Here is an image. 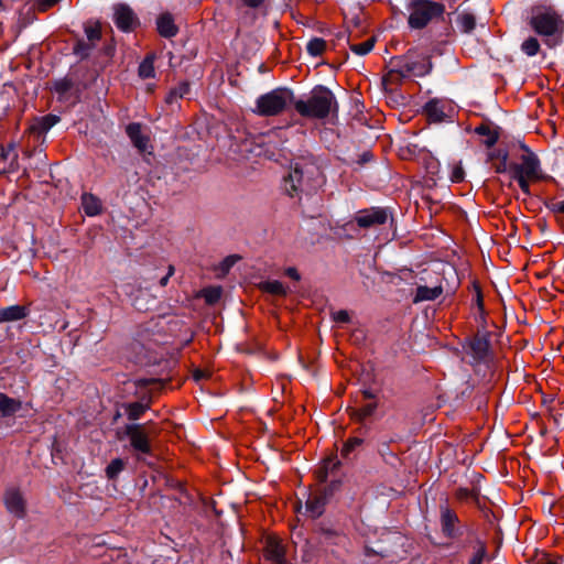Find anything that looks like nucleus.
I'll use <instances>...</instances> for the list:
<instances>
[{
  "label": "nucleus",
  "instance_id": "obj_53",
  "mask_svg": "<svg viewBox=\"0 0 564 564\" xmlns=\"http://www.w3.org/2000/svg\"><path fill=\"white\" fill-rule=\"evenodd\" d=\"M68 88V84L65 82V83H58L56 85V90L61 91V93H64L66 91Z\"/></svg>",
  "mask_w": 564,
  "mask_h": 564
},
{
  "label": "nucleus",
  "instance_id": "obj_32",
  "mask_svg": "<svg viewBox=\"0 0 564 564\" xmlns=\"http://www.w3.org/2000/svg\"><path fill=\"white\" fill-rule=\"evenodd\" d=\"M123 468L124 462L121 458L112 459L106 468V475L109 479H115Z\"/></svg>",
  "mask_w": 564,
  "mask_h": 564
},
{
  "label": "nucleus",
  "instance_id": "obj_25",
  "mask_svg": "<svg viewBox=\"0 0 564 564\" xmlns=\"http://www.w3.org/2000/svg\"><path fill=\"white\" fill-rule=\"evenodd\" d=\"M85 34L87 40L95 45L97 41L101 37V26L98 22H87L85 24Z\"/></svg>",
  "mask_w": 564,
  "mask_h": 564
},
{
  "label": "nucleus",
  "instance_id": "obj_43",
  "mask_svg": "<svg viewBox=\"0 0 564 564\" xmlns=\"http://www.w3.org/2000/svg\"><path fill=\"white\" fill-rule=\"evenodd\" d=\"M375 409H376L375 404H367V405L362 406L360 410H358L357 415L360 420H362V419L371 415L372 412L375 411Z\"/></svg>",
  "mask_w": 564,
  "mask_h": 564
},
{
  "label": "nucleus",
  "instance_id": "obj_34",
  "mask_svg": "<svg viewBox=\"0 0 564 564\" xmlns=\"http://www.w3.org/2000/svg\"><path fill=\"white\" fill-rule=\"evenodd\" d=\"M59 118L55 115H47L43 117L41 120H37V134L40 132H46L54 124L58 122Z\"/></svg>",
  "mask_w": 564,
  "mask_h": 564
},
{
  "label": "nucleus",
  "instance_id": "obj_37",
  "mask_svg": "<svg viewBox=\"0 0 564 564\" xmlns=\"http://www.w3.org/2000/svg\"><path fill=\"white\" fill-rule=\"evenodd\" d=\"M486 557L485 544L480 541L475 546V552L468 564H482Z\"/></svg>",
  "mask_w": 564,
  "mask_h": 564
},
{
  "label": "nucleus",
  "instance_id": "obj_44",
  "mask_svg": "<svg viewBox=\"0 0 564 564\" xmlns=\"http://www.w3.org/2000/svg\"><path fill=\"white\" fill-rule=\"evenodd\" d=\"M174 89L177 90L178 97L183 98L189 93V85L187 83H181Z\"/></svg>",
  "mask_w": 564,
  "mask_h": 564
},
{
  "label": "nucleus",
  "instance_id": "obj_42",
  "mask_svg": "<svg viewBox=\"0 0 564 564\" xmlns=\"http://www.w3.org/2000/svg\"><path fill=\"white\" fill-rule=\"evenodd\" d=\"M332 318L336 323H348L350 319L348 312L345 310L334 312Z\"/></svg>",
  "mask_w": 564,
  "mask_h": 564
},
{
  "label": "nucleus",
  "instance_id": "obj_55",
  "mask_svg": "<svg viewBox=\"0 0 564 564\" xmlns=\"http://www.w3.org/2000/svg\"><path fill=\"white\" fill-rule=\"evenodd\" d=\"M203 377H204L203 371H200V370H196V371L194 372V378H195V380H200Z\"/></svg>",
  "mask_w": 564,
  "mask_h": 564
},
{
  "label": "nucleus",
  "instance_id": "obj_47",
  "mask_svg": "<svg viewBox=\"0 0 564 564\" xmlns=\"http://www.w3.org/2000/svg\"><path fill=\"white\" fill-rule=\"evenodd\" d=\"M174 274V267L173 265H169V270H167V273L165 276H163L161 280H160V285L161 286H165L170 280V278Z\"/></svg>",
  "mask_w": 564,
  "mask_h": 564
},
{
  "label": "nucleus",
  "instance_id": "obj_36",
  "mask_svg": "<svg viewBox=\"0 0 564 564\" xmlns=\"http://www.w3.org/2000/svg\"><path fill=\"white\" fill-rule=\"evenodd\" d=\"M338 465H339V460L336 457H329V458L325 459L323 463V466L321 468L322 475H319V478L322 480L326 479L328 473L336 469Z\"/></svg>",
  "mask_w": 564,
  "mask_h": 564
},
{
  "label": "nucleus",
  "instance_id": "obj_31",
  "mask_svg": "<svg viewBox=\"0 0 564 564\" xmlns=\"http://www.w3.org/2000/svg\"><path fill=\"white\" fill-rule=\"evenodd\" d=\"M375 37H370L362 43L350 44V50L357 55L364 56L368 54L375 46Z\"/></svg>",
  "mask_w": 564,
  "mask_h": 564
},
{
  "label": "nucleus",
  "instance_id": "obj_17",
  "mask_svg": "<svg viewBox=\"0 0 564 564\" xmlns=\"http://www.w3.org/2000/svg\"><path fill=\"white\" fill-rule=\"evenodd\" d=\"M325 505L326 497L323 494H310L305 503L306 513L313 519L318 518L324 512Z\"/></svg>",
  "mask_w": 564,
  "mask_h": 564
},
{
  "label": "nucleus",
  "instance_id": "obj_18",
  "mask_svg": "<svg viewBox=\"0 0 564 564\" xmlns=\"http://www.w3.org/2000/svg\"><path fill=\"white\" fill-rule=\"evenodd\" d=\"M82 208L87 216L94 217L101 213L102 203L97 196L84 193L82 195Z\"/></svg>",
  "mask_w": 564,
  "mask_h": 564
},
{
  "label": "nucleus",
  "instance_id": "obj_41",
  "mask_svg": "<svg viewBox=\"0 0 564 564\" xmlns=\"http://www.w3.org/2000/svg\"><path fill=\"white\" fill-rule=\"evenodd\" d=\"M61 0H37V12H45L57 4Z\"/></svg>",
  "mask_w": 564,
  "mask_h": 564
},
{
  "label": "nucleus",
  "instance_id": "obj_23",
  "mask_svg": "<svg viewBox=\"0 0 564 564\" xmlns=\"http://www.w3.org/2000/svg\"><path fill=\"white\" fill-rule=\"evenodd\" d=\"M424 109L427 117L435 122H440L445 118L444 105L438 100L429 101Z\"/></svg>",
  "mask_w": 564,
  "mask_h": 564
},
{
  "label": "nucleus",
  "instance_id": "obj_30",
  "mask_svg": "<svg viewBox=\"0 0 564 564\" xmlns=\"http://www.w3.org/2000/svg\"><path fill=\"white\" fill-rule=\"evenodd\" d=\"M521 50L528 56H535L540 51V43L535 37L530 36L523 41Z\"/></svg>",
  "mask_w": 564,
  "mask_h": 564
},
{
  "label": "nucleus",
  "instance_id": "obj_16",
  "mask_svg": "<svg viewBox=\"0 0 564 564\" xmlns=\"http://www.w3.org/2000/svg\"><path fill=\"white\" fill-rule=\"evenodd\" d=\"M457 523H458V517L456 516V513L447 507H442L441 524H442L443 533L448 538L455 536L456 531H457V528H456Z\"/></svg>",
  "mask_w": 564,
  "mask_h": 564
},
{
  "label": "nucleus",
  "instance_id": "obj_8",
  "mask_svg": "<svg viewBox=\"0 0 564 564\" xmlns=\"http://www.w3.org/2000/svg\"><path fill=\"white\" fill-rule=\"evenodd\" d=\"M126 434L135 452L145 455L151 453V444L148 434L143 430V425L128 424L126 426Z\"/></svg>",
  "mask_w": 564,
  "mask_h": 564
},
{
  "label": "nucleus",
  "instance_id": "obj_40",
  "mask_svg": "<svg viewBox=\"0 0 564 564\" xmlns=\"http://www.w3.org/2000/svg\"><path fill=\"white\" fill-rule=\"evenodd\" d=\"M203 295L207 303H216L221 296V290L219 288H210L203 291Z\"/></svg>",
  "mask_w": 564,
  "mask_h": 564
},
{
  "label": "nucleus",
  "instance_id": "obj_7",
  "mask_svg": "<svg viewBox=\"0 0 564 564\" xmlns=\"http://www.w3.org/2000/svg\"><path fill=\"white\" fill-rule=\"evenodd\" d=\"M391 218V214L383 207H371L356 213L355 221L360 228H373L386 224Z\"/></svg>",
  "mask_w": 564,
  "mask_h": 564
},
{
  "label": "nucleus",
  "instance_id": "obj_39",
  "mask_svg": "<svg viewBox=\"0 0 564 564\" xmlns=\"http://www.w3.org/2000/svg\"><path fill=\"white\" fill-rule=\"evenodd\" d=\"M241 259L238 254H230L220 262V270L223 273H227L239 260Z\"/></svg>",
  "mask_w": 564,
  "mask_h": 564
},
{
  "label": "nucleus",
  "instance_id": "obj_22",
  "mask_svg": "<svg viewBox=\"0 0 564 564\" xmlns=\"http://www.w3.org/2000/svg\"><path fill=\"white\" fill-rule=\"evenodd\" d=\"M20 409V402L9 398L4 393H0V417L14 414Z\"/></svg>",
  "mask_w": 564,
  "mask_h": 564
},
{
  "label": "nucleus",
  "instance_id": "obj_28",
  "mask_svg": "<svg viewBox=\"0 0 564 564\" xmlns=\"http://www.w3.org/2000/svg\"><path fill=\"white\" fill-rule=\"evenodd\" d=\"M457 23L459 29L465 32L469 33L475 29L476 20L475 17L470 13H463L458 17Z\"/></svg>",
  "mask_w": 564,
  "mask_h": 564
},
{
  "label": "nucleus",
  "instance_id": "obj_52",
  "mask_svg": "<svg viewBox=\"0 0 564 564\" xmlns=\"http://www.w3.org/2000/svg\"><path fill=\"white\" fill-rule=\"evenodd\" d=\"M86 50L87 48L84 47L83 43H78L76 48H75L76 53L80 54V55H86Z\"/></svg>",
  "mask_w": 564,
  "mask_h": 564
},
{
  "label": "nucleus",
  "instance_id": "obj_38",
  "mask_svg": "<svg viewBox=\"0 0 564 564\" xmlns=\"http://www.w3.org/2000/svg\"><path fill=\"white\" fill-rule=\"evenodd\" d=\"M362 440L359 437L349 438L341 448V455L347 457L356 447L360 446Z\"/></svg>",
  "mask_w": 564,
  "mask_h": 564
},
{
  "label": "nucleus",
  "instance_id": "obj_5",
  "mask_svg": "<svg viewBox=\"0 0 564 564\" xmlns=\"http://www.w3.org/2000/svg\"><path fill=\"white\" fill-rule=\"evenodd\" d=\"M409 25L411 29L420 30L425 28L434 18L442 17L444 6L429 0H413L409 7Z\"/></svg>",
  "mask_w": 564,
  "mask_h": 564
},
{
  "label": "nucleus",
  "instance_id": "obj_56",
  "mask_svg": "<svg viewBox=\"0 0 564 564\" xmlns=\"http://www.w3.org/2000/svg\"><path fill=\"white\" fill-rule=\"evenodd\" d=\"M366 397H367V398H372V394H370V393L366 392Z\"/></svg>",
  "mask_w": 564,
  "mask_h": 564
},
{
  "label": "nucleus",
  "instance_id": "obj_14",
  "mask_svg": "<svg viewBox=\"0 0 564 564\" xmlns=\"http://www.w3.org/2000/svg\"><path fill=\"white\" fill-rule=\"evenodd\" d=\"M18 153L12 144L0 145V174L11 172L15 169Z\"/></svg>",
  "mask_w": 564,
  "mask_h": 564
},
{
  "label": "nucleus",
  "instance_id": "obj_21",
  "mask_svg": "<svg viewBox=\"0 0 564 564\" xmlns=\"http://www.w3.org/2000/svg\"><path fill=\"white\" fill-rule=\"evenodd\" d=\"M30 311L28 307L22 305H12L4 308H0V323L19 321L25 317Z\"/></svg>",
  "mask_w": 564,
  "mask_h": 564
},
{
  "label": "nucleus",
  "instance_id": "obj_12",
  "mask_svg": "<svg viewBox=\"0 0 564 564\" xmlns=\"http://www.w3.org/2000/svg\"><path fill=\"white\" fill-rule=\"evenodd\" d=\"M264 556L275 564H285L284 547L275 536H269L265 541Z\"/></svg>",
  "mask_w": 564,
  "mask_h": 564
},
{
  "label": "nucleus",
  "instance_id": "obj_10",
  "mask_svg": "<svg viewBox=\"0 0 564 564\" xmlns=\"http://www.w3.org/2000/svg\"><path fill=\"white\" fill-rule=\"evenodd\" d=\"M126 132L131 140L132 144L141 152L144 153L150 148V137L141 123L133 122L127 126Z\"/></svg>",
  "mask_w": 564,
  "mask_h": 564
},
{
  "label": "nucleus",
  "instance_id": "obj_15",
  "mask_svg": "<svg viewBox=\"0 0 564 564\" xmlns=\"http://www.w3.org/2000/svg\"><path fill=\"white\" fill-rule=\"evenodd\" d=\"M465 348L466 351L474 357V359L481 360L487 356L489 350V341L485 336L477 335L468 341Z\"/></svg>",
  "mask_w": 564,
  "mask_h": 564
},
{
  "label": "nucleus",
  "instance_id": "obj_45",
  "mask_svg": "<svg viewBox=\"0 0 564 564\" xmlns=\"http://www.w3.org/2000/svg\"><path fill=\"white\" fill-rule=\"evenodd\" d=\"M181 98H182V97H178L177 90L172 89V90L167 94V96H166V98H165V101H166L167 104H173V102H176V101H177L178 99H181Z\"/></svg>",
  "mask_w": 564,
  "mask_h": 564
},
{
  "label": "nucleus",
  "instance_id": "obj_20",
  "mask_svg": "<svg viewBox=\"0 0 564 564\" xmlns=\"http://www.w3.org/2000/svg\"><path fill=\"white\" fill-rule=\"evenodd\" d=\"M158 31L161 36L173 37L177 33V26L174 23V19L170 13L161 14L156 21Z\"/></svg>",
  "mask_w": 564,
  "mask_h": 564
},
{
  "label": "nucleus",
  "instance_id": "obj_48",
  "mask_svg": "<svg viewBox=\"0 0 564 564\" xmlns=\"http://www.w3.org/2000/svg\"><path fill=\"white\" fill-rule=\"evenodd\" d=\"M285 274L294 280H299L300 279V274L297 272V270L295 268H288L285 270Z\"/></svg>",
  "mask_w": 564,
  "mask_h": 564
},
{
  "label": "nucleus",
  "instance_id": "obj_27",
  "mask_svg": "<svg viewBox=\"0 0 564 564\" xmlns=\"http://www.w3.org/2000/svg\"><path fill=\"white\" fill-rule=\"evenodd\" d=\"M155 75L153 57L148 56L139 66V76L143 79L152 78Z\"/></svg>",
  "mask_w": 564,
  "mask_h": 564
},
{
  "label": "nucleus",
  "instance_id": "obj_4",
  "mask_svg": "<svg viewBox=\"0 0 564 564\" xmlns=\"http://www.w3.org/2000/svg\"><path fill=\"white\" fill-rule=\"evenodd\" d=\"M513 178L518 182L521 191L530 195V183L542 178V171L538 156L530 151L521 156V163L511 166Z\"/></svg>",
  "mask_w": 564,
  "mask_h": 564
},
{
  "label": "nucleus",
  "instance_id": "obj_49",
  "mask_svg": "<svg viewBox=\"0 0 564 564\" xmlns=\"http://www.w3.org/2000/svg\"><path fill=\"white\" fill-rule=\"evenodd\" d=\"M469 495H470V492L466 488H459L457 490V498L460 499V500L468 499Z\"/></svg>",
  "mask_w": 564,
  "mask_h": 564
},
{
  "label": "nucleus",
  "instance_id": "obj_19",
  "mask_svg": "<svg viewBox=\"0 0 564 564\" xmlns=\"http://www.w3.org/2000/svg\"><path fill=\"white\" fill-rule=\"evenodd\" d=\"M443 293L442 285H435L433 288L426 285H419L415 291V295L413 297L414 303H420L424 301H434Z\"/></svg>",
  "mask_w": 564,
  "mask_h": 564
},
{
  "label": "nucleus",
  "instance_id": "obj_35",
  "mask_svg": "<svg viewBox=\"0 0 564 564\" xmlns=\"http://www.w3.org/2000/svg\"><path fill=\"white\" fill-rule=\"evenodd\" d=\"M465 178V171L463 169L462 162H456L451 165V174L449 180L453 183H460Z\"/></svg>",
  "mask_w": 564,
  "mask_h": 564
},
{
  "label": "nucleus",
  "instance_id": "obj_50",
  "mask_svg": "<svg viewBox=\"0 0 564 564\" xmlns=\"http://www.w3.org/2000/svg\"><path fill=\"white\" fill-rule=\"evenodd\" d=\"M243 3L250 8H258L263 0H242Z\"/></svg>",
  "mask_w": 564,
  "mask_h": 564
},
{
  "label": "nucleus",
  "instance_id": "obj_1",
  "mask_svg": "<svg viewBox=\"0 0 564 564\" xmlns=\"http://www.w3.org/2000/svg\"><path fill=\"white\" fill-rule=\"evenodd\" d=\"M529 25L550 48L556 47L563 41L564 19L552 6H533L530 10Z\"/></svg>",
  "mask_w": 564,
  "mask_h": 564
},
{
  "label": "nucleus",
  "instance_id": "obj_54",
  "mask_svg": "<svg viewBox=\"0 0 564 564\" xmlns=\"http://www.w3.org/2000/svg\"><path fill=\"white\" fill-rule=\"evenodd\" d=\"M476 301H477V305L481 308L482 307V297H481V294L479 291H477Z\"/></svg>",
  "mask_w": 564,
  "mask_h": 564
},
{
  "label": "nucleus",
  "instance_id": "obj_13",
  "mask_svg": "<svg viewBox=\"0 0 564 564\" xmlns=\"http://www.w3.org/2000/svg\"><path fill=\"white\" fill-rule=\"evenodd\" d=\"M303 170L297 164L290 171L289 175L284 177V191L291 196H295L302 189Z\"/></svg>",
  "mask_w": 564,
  "mask_h": 564
},
{
  "label": "nucleus",
  "instance_id": "obj_26",
  "mask_svg": "<svg viewBox=\"0 0 564 564\" xmlns=\"http://www.w3.org/2000/svg\"><path fill=\"white\" fill-rule=\"evenodd\" d=\"M326 48V42L323 39L314 37L306 45L307 53L312 56H319Z\"/></svg>",
  "mask_w": 564,
  "mask_h": 564
},
{
  "label": "nucleus",
  "instance_id": "obj_29",
  "mask_svg": "<svg viewBox=\"0 0 564 564\" xmlns=\"http://www.w3.org/2000/svg\"><path fill=\"white\" fill-rule=\"evenodd\" d=\"M476 132L480 135L486 137L484 143L487 147H492L498 141L497 132L492 131L488 126L481 124L477 127Z\"/></svg>",
  "mask_w": 564,
  "mask_h": 564
},
{
  "label": "nucleus",
  "instance_id": "obj_24",
  "mask_svg": "<svg viewBox=\"0 0 564 564\" xmlns=\"http://www.w3.org/2000/svg\"><path fill=\"white\" fill-rule=\"evenodd\" d=\"M260 289L267 293L273 294V295H285L288 293V288L284 286L280 281L278 280H270L264 281L260 283Z\"/></svg>",
  "mask_w": 564,
  "mask_h": 564
},
{
  "label": "nucleus",
  "instance_id": "obj_9",
  "mask_svg": "<svg viewBox=\"0 0 564 564\" xmlns=\"http://www.w3.org/2000/svg\"><path fill=\"white\" fill-rule=\"evenodd\" d=\"M113 21L118 29L128 32L135 25L137 18L128 6L117 4L113 8Z\"/></svg>",
  "mask_w": 564,
  "mask_h": 564
},
{
  "label": "nucleus",
  "instance_id": "obj_11",
  "mask_svg": "<svg viewBox=\"0 0 564 564\" xmlns=\"http://www.w3.org/2000/svg\"><path fill=\"white\" fill-rule=\"evenodd\" d=\"M4 505L8 511L15 517L22 518L25 513V501L18 488H9L4 495Z\"/></svg>",
  "mask_w": 564,
  "mask_h": 564
},
{
  "label": "nucleus",
  "instance_id": "obj_33",
  "mask_svg": "<svg viewBox=\"0 0 564 564\" xmlns=\"http://www.w3.org/2000/svg\"><path fill=\"white\" fill-rule=\"evenodd\" d=\"M148 410V405L142 404L140 402L130 403L127 408V414L129 420L135 421L138 420L145 411Z\"/></svg>",
  "mask_w": 564,
  "mask_h": 564
},
{
  "label": "nucleus",
  "instance_id": "obj_3",
  "mask_svg": "<svg viewBox=\"0 0 564 564\" xmlns=\"http://www.w3.org/2000/svg\"><path fill=\"white\" fill-rule=\"evenodd\" d=\"M294 105L295 96L291 89L276 88L258 97L254 112L263 117H272Z\"/></svg>",
  "mask_w": 564,
  "mask_h": 564
},
{
  "label": "nucleus",
  "instance_id": "obj_51",
  "mask_svg": "<svg viewBox=\"0 0 564 564\" xmlns=\"http://www.w3.org/2000/svg\"><path fill=\"white\" fill-rule=\"evenodd\" d=\"M554 210L564 214V200L557 202L553 205Z\"/></svg>",
  "mask_w": 564,
  "mask_h": 564
},
{
  "label": "nucleus",
  "instance_id": "obj_2",
  "mask_svg": "<svg viewBox=\"0 0 564 564\" xmlns=\"http://www.w3.org/2000/svg\"><path fill=\"white\" fill-rule=\"evenodd\" d=\"M294 108L304 118L325 119L337 110V102L328 88L316 86L306 98H295Z\"/></svg>",
  "mask_w": 564,
  "mask_h": 564
},
{
  "label": "nucleus",
  "instance_id": "obj_46",
  "mask_svg": "<svg viewBox=\"0 0 564 564\" xmlns=\"http://www.w3.org/2000/svg\"><path fill=\"white\" fill-rule=\"evenodd\" d=\"M181 98H182V97H178L177 90L172 89V90L167 94V96H166V98H165V101H166L167 104H173V102H176V101H177L178 99H181Z\"/></svg>",
  "mask_w": 564,
  "mask_h": 564
},
{
  "label": "nucleus",
  "instance_id": "obj_6",
  "mask_svg": "<svg viewBox=\"0 0 564 564\" xmlns=\"http://www.w3.org/2000/svg\"><path fill=\"white\" fill-rule=\"evenodd\" d=\"M395 66L402 77L425 76L432 69L430 57L417 50L409 51L406 55L398 59Z\"/></svg>",
  "mask_w": 564,
  "mask_h": 564
}]
</instances>
